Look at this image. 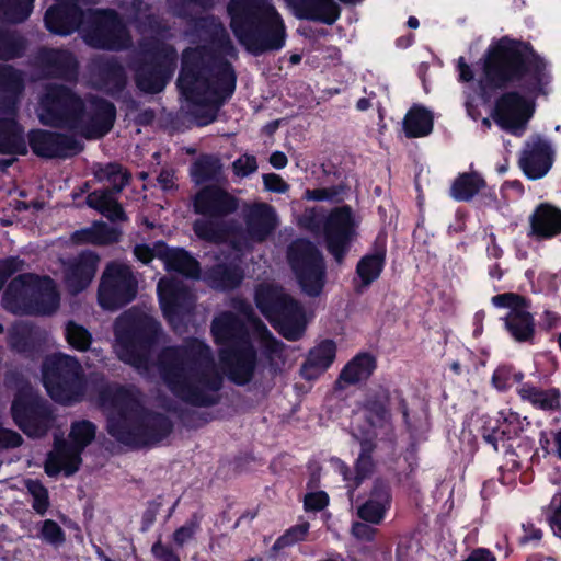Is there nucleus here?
<instances>
[{
	"label": "nucleus",
	"mask_w": 561,
	"mask_h": 561,
	"mask_svg": "<svg viewBox=\"0 0 561 561\" xmlns=\"http://www.w3.org/2000/svg\"><path fill=\"white\" fill-rule=\"evenodd\" d=\"M477 95L482 104L494 100L491 117L497 126L520 136L535 112L534 100L547 94L551 82L547 60L527 41L507 35L492 42L480 59Z\"/></svg>",
	"instance_id": "obj_1"
},
{
	"label": "nucleus",
	"mask_w": 561,
	"mask_h": 561,
	"mask_svg": "<svg viewBox=\"0 0 561 561\" xmlns=\"http://www.w3.org/2000/svg\"><path fill=\"white\" fill-rule=\"evenodd\" d=\"M157 365L168 389L183 402L197 408L220 402L224 375L204 341L192 337L185 345L162 348Z\"/></svg>",
	"instance_id": "obj_2"
},
{
	"label": "nucleus",
	"mask_w": 561,
	"mask_h": 561,
	"mask_svg": "<svg viewBox=\"0 0 561 561\" xmlns=\"http://www.w3.org/2000/svg\"><path fill=\"white\" fill-rule=\"evenodd\" d=\"M176 87L187 103L206 108L195 113L197 124L206 126L234 94L237 72L229 60L205 47L188 49L181 57Z\"/></svg>",
	"instance_id": "obj_3"
},
{
	"label": "nucleus",
	"mask_w": 561,
	"mask_h": 561,
	"mask_svg": "<svg viewBox=\"0 0 561 561\" xmlns=\"http://www.w3.org/2000/svg\"><path fill=\"white\" fill-rule=\"evenodd\" d=\"M98 402L108 409L106 431L118 443L130 447L153 446L168 438L174 424L164 413L144 405L138 396L118 383L98 389Z\"/></svg>",
	"instance_id": "obj_4"
},
{
	"label": "nucleus",
	"mask_w": 561,
	"mask_h": 561,
	"mask_svg": "<svg viewBox=\"0 0 561 561\" xmlns=\"http://www.w3.org/2000/svg\"><path fill=\"white\" fill-rule=\"evenodd\" d=\"M230 27L249 53L280 49V16L267 0H230Z\"/></svg>",
	"instance_id": "obj_5"
},
{
	"label": "nucleus",
	"mask_w": 561,
	"mask_h": 561,
	"mask_svg": "<svg viewBox=\"0 0 561 561\" xmlns=\"http://www.w3.org/2000/svg\"><path fill=\"white\" fill-rule=\"evenodd\" d=\"M214 342L221 346L219 357L228 379L237 386L254 377L257 353L247 323L231 311L216 317L210 327Z\"/></svg>",
	"instance_id": "obj_6"
},
{
	"label": "nucleus",
	"mask_w": 561,
	"mask_h": 561,
	"mask_svg": "<svg viewBox=\"0 0 561 561\" xmlns=\"http://www.w3.org/2000/svg\"><path fill=\"white\" fill-rule=\"evenodd\" d=\"M161 332V324L153 317L138 309L125 311L114 323L119 358L136 368L146 367Z\"/></svg>",
	"instance_id": "obj_7"
},
{
	"label": "nucleus",
	"mask_w": 561,
	"mask_h": 561,
	"mask_svg": "<svg viewBox=\"0 0 561 561\" xmlns=\"http://www.w3.org/2000/svg\"><path fill=\"white\" fill-rule=\"evenodd\" d=\"M2 304L13 313L49 316L59 308L60 296L51 277L24 273L9 283Z\"/></svg>",
	"instance_id": "obj_8"
},
{
	"label": "nucleus",
	"mask_w": 561,
	"mask_h": 561,
	"mask_svg": "<svg viewBox=\"0 0 561 561\" xmlns=\"http://www.w3.org/2000/svg\"><path fill=\"white\" fill-rule=\"evenodd\" d=\"M43 386L53 401L72 405L83 400L87 379L81 363L65 353L48 355L42 364Z\"/></svg>",
	"instance_id": "obj_9"
},
{
	"label": "nucleus",
	"mask_w": 561,
	"mask_h": 561,
	"mask_svg": "<svg viewBox=\"0 0 561 561\" xmlns=\"http://www.w3.org/2000/svg\"><path fill=\"white\" fill-rule=\"evenodd\" d=\"M287 260L301 294L311 299L319 298L328 280L321 250L308 239H298L289 245Z\"/></svg>",
	"instance_id": "obj_10"
},
{
	"label": "nucleus",
	"mask_w": 561,
	"mask_h": 561,
	"mask_svg": "<svg viewBox=\"0 0 561 561\" xmlns=\"http://www.w3.org/2000/svg\"><path fill=\"white\" fill-rule=\"evenodd\" d=\"M178 62L172 45L162 44L146 50L131 62L137 89L146 94L162 92L171 80Z\"/></svg>",
	"instance_id": "obj_11"
},
{
	"label": "nucleus",
	"mask_w": 561,
	"mask_h": 561,
	"mask_svg": "<svg viewBox=\"0 0 561 561\" xmlns=\"http://www.w3.org/2000/svg\"><path fill=\"white\" fill-rule=\"evenodd\" d=\"M39 121L44 126L75 130L87 114L83 99L71 88L50 84L39 101Z\"/></svg>",
	"instance_id": "obj_12"
},
{
	"label": "nucleus",
	"mask_w": 561,
	"mask_h": 561,
	"mask_svg": "<svg viewBox=\"0 0 561 561\" xmlns=\"http://www.w3.org/2000/svg\"><path fill=\"white\" fill-rule=\"evenodd\" d=\"M85 42L93 48L121 51L131 44L129 31L121 14L112 8L87 9Z\"/></svg>",
	"instance_id": "obj_13"
},
{
	"label": "nucleus",
	"mask_w": 561,
	"mask_h": 561,
	"mask_svg": "<svg viewBox=\"0 0 561 561\" xmlns=\"http://www.w3.org/2000/svg\"><path fill=\"white\" fill-rule=\"evenodd\" d=\"M14 424L30 438L44 437L55 420L49 402L32 389H20L11 403Z\"/></svg>",
	"instance_id": "obj_14"
},
{
	"label": "nucleus",
	"mask_w": 561,
	"mask_h": 561,
	"mask_svg": "<svg viewBox=\"0 0 561 561\" xmlns=\"http://www.w3.org/2000/svg\"><path fill=\"white\" fill-rule=\"evenodd\" d=\"M138 282L129 266L112 262L105 267L99 289V305L106 310H117L130 304L137 295Z\"/></svg>",
	"instance_id": "obj_15"
},
{
	"label": "nucleus",
	"mask_w": 561,
	"mask_h": 561,
	"mask_svg": "<svg viewBox=\"0 0 561 561\" xmlns=\"http://www.w3.org/2000/svg\"><path fill=\"white\" fill-rule=\"evenodd\" d=\"M496 308L510 309L502 318L504 329L517 343L534 344L536 335V321L529 312L530 299L517 293H504L491 298Z\"/></svg>",
	"instance_id": "obj_16"
},
{
	"label": "nucleus",
	"mask_w": 561,
	"mask_h": 561,
	"mask_svg": "<svg viewBox=\"0 0 561 561\" xmlns=\"http://www.w3.org/2000/svg\"><path fill=\"white\" fill-rule=\"evenodd\" d=\"M327 251L339 264L343 263L357 238V225L348 205L332 209L322 224Z\"/></svg>",
	"instance_id": "obj_17"
},
{
	"label": "nucleus",
	"mask_w": 561,
	"mask_h": 561,
	"mask_svg": "<svg viewBox=\"0 0 561 561\" xmlns=\"http://www.w3.org/2000/svg\"><path fill=\"white\" fill-rule=\"evenodd\" d=\"M26 145L32 152L43 159H66L77 156L84 145L73 135L33 128L27 133Z\"/></svg>",
	"instance_id": "obj_18"
},
{
	"label": "nucleus",
	"mask_w": 561,
	"mask_h": 561,
	"mask_svg": "<svg viewBox=\"0 0 561 561\" xmlns=\"http://www.w3.org/2000/svg\"><path fill=\"white\" fill-rule=\"evenodd\" d=\"M190 25L198 36L209 45L187 47L182 51V55L188 49L205 47L220 59L228 60L227 57L237 58L238 51L224 24L217 16L211 14L205 16H193L190 20Z\"/></svg>",
	"instance_id": "obj_19"
},
{
	"label": "nucleus",
	"mask_w": 561,
	"mask_h": 561,
	"mask_svg": "<svg viewBox=\"0 0 561 561\" xmlns=\"http://www.w3.org/2000/svg\"><path fill=\"white\" fill-rule=\"evenodd\" d=\"M193 210L209 219H224L239 208V199L217 184L201 187L192 199Z\"/></svg>",
	"instance_id": "obj_20"
},
{
	"label": "nucleus",
	"mask_w": 561,
	"mask_h": 561,
	"mask_svg": "<svg viewBox=\"0 0 561 561\" xmlns=\"http://www.w3.org/2000/svg\"><path fill=\"white\" fill-rule=\"evenodd\" d=\"M158 296L163 317L169 323L181 321L194 308V295L182 282L161 279Z\"/></svg>",
	"instance_id": "obj_21"
},
{
	"label": "nucleus",
	"mask_w": 561,
	"mask_h": 561,
	"mask_svg": "<svg viewBox=\"0 0 561 561\" xmlns=\"http://www.w3.org/2000/svg\"><path fill=\"white\" fill-rule=\"evenodd\" d=\"M554 162V150L549 140L537 136L527 141L520 152L518 164L529 180L542 179Z\"/></svg>",
	"instance_id": "obj_22"
},
{
	"label": "nucleus",
	"mask_w": 561,
	"mask_h": 561,
	"mask_svg": "<svg viewBox=\"0 0 561 561\" xmlns=\"http://www.w3.org/2000/svg\"><path fill=\"white\" fill-rule=\"evenodd\" d=\"M116 113L114 103L104 98L94 96L90 101V110L75 130L89 140L103 138L112 130Z\"/></svg>",
	"instance_id": "obj_23"
},
{
	"label": "nucleus",
	"mask_w": 561,
	"mask_h": 561,
	"mask_svg": "<svg viewBox=\"0 0 561 561\" xmlns=\"http://www.w3.org/2000/svg\"><path fill=\"white\" fill-rule=\"evenodd\" d=\"M87 10L69 0H56L44 15L45 27L55 35L68 36L84 25Z\"/></svg>",
	"instance_id": "obj_24"
},
{
	"label": "nucleus",
	"mask_w": 561,
	"mask_h": 561,
	"mask_svg": "<svg viewBox=\"0 0 561 561\" xmlns=\"http://www.w3.org/2000/svg\"><path fill=\"white\" fill-rule=\"evenodd\" d=\"M387 263V237L378 233L369 251L364 254L356 263L355 274L358 284H355V290L363 293L371 286L382 274Z\"/></svg>",
	"instance_id": "obj_25"
},
{
	"label": "nucleus",
	"mask_w": 561,
	"mask_h": 561,
	"mask_svg": "<svg viewBox=\"0 0 561 561\" xmlns=\"http://www.w3.org/2000/svg\"><path fill=\"white\" fill-rule=\"evenodd\" d=\"M36 61L48 78L76 80L79 72V62L70 50L62 48H41Z\"/></svg>",
	"instance_id": "obj_26"
},
{
	"label": "nucleus",
	"mask_w": 561,
	"mask_h": 561,
	"mask_svg": "<svg viewBox=\"0 0 561 561\" xmlns=\"http://www.w3.org/2000/svg\"><path fill=\"white\" fill-rule=\"evenodd\" d=\"M314 311L283 289V339L296 342L304 337Z\"/></svg>",
	"instance_id": "obj_27"
},
{
	"label": "nucleus",
	"mask_w": 561,
	"mask_h": 561,
	"mask_svg": "<svg viewBox=\"0 0 561 561\" xmlns=\"http://www.w3.org/2000/svg\"><path fill=\"white\" fill-rule=\"evenodd\" d=\"M391 392L389 388L379 385L368 389L359 402L366 423L374 428H383L391 421Z\"/></svg>",
	"instance_id": "obj_28"
},
{
	"label": "nucleus",
	"mask_w": 561,
	"mask_h": 561,
	"mask_svg": "<svg viewBox=\"0 0 561 561\" xmlns=\"http://www.w3.org/2000/svg\"><path fill=\"white\" fill-rule=\"evenodd\" d=\"M337 353L336 343L324 339L312 346L299 368L300 377L306 381H316L333 365Z\"/></svg>",
	"instance_id": "obj_29"
},
{
	"label": "nucleus",
	"mask_w": 561,
	"mask_h": 561,
	"mask_svg": "<svg viewBox=\"0 0 561 561\" xmlns=\"http://www.w3.org/2000/svg\"><path fill=\"white\" fill-rule=\"evenodd\" d=\"M82 449L65 439H56L54 450L45 461V473L48 477H57L61 471L66 477L75 474L81 466Z\"/></svg>",
	"instance_id": "obj_30"
},
{
	"label": "nucleus",
	"mask_w": 561,
	"mask_h": 561,
	"mask_svg": "<svg viewBox=\"0 0 561 561\" xmlns=\"http://www.w3.org/2000/svg\"><path fill=\"white\" fill-rule=\"evenodd\" d=\"M82 449L65 439H56L54 450L45 461V473L48 477H57L61 471L66 477L75 474L81 466Z\"/></svg>",
	"instance_id": "obj_31"
},
{
	"label": "nucleus",
	"mask_w": 561,
	"mask_h": 561,
	"mask_svg": "<svg viewBox=\"0 0 561 561\" xmlns=\"http://www.w3.org/2000/svg\"><path fill=\"white\" fill-rule=\"evenodd\" d=\"M100 257L96 253L88 251L69 262L64 271V282L67 288L73 294L88 288L96 273Z\"/></svg>",
	"instance_id": "obj_32"
},
{
	"label": "nucleus",
	"mask_w": 561,
	"mask_h": 561,
	"mask_svg": "<svg viewBox=\"0 0 561 561\" xmlns=\"http://www.w3.org/2000/svg\"><path fill=\"white\" fill-rule=\"evenodd\" d=\"M157 257L162 260L165 270L190 279L201 278L199 262L184 248H170L164 241H157Z\"/></svg>",
	"instance_id": "obj_33"
},
{
	"label": "nucleus",
	"mask_w": 561,
	"mask_h": 561,
	"mask_svg": "<svg viewBox=\"0 0 561 561\" xmlns=\"http://www.w3.org/2000/svg\"><path fill=\"white\" fill-rule=\"evenodd\" d=\"M244 224L247 237L254 242H263L276 227V211L266 203H254L244 213Z\"/></svg>",
	"instance_id": "obj_34"
},
{
	"label": "nucleus",
	"mask_w": 561,
	"mask_h": 561,
	"mask_svg": "<svg viewBox=\"0 0 561 561\" xmlns=\"http://www.w3.org/2000/svg\"><path fill=\"white\" fill-rule=\"evenodd\" d=\"M529 225L528 237L537 241L552 239L561 234V209L541 203L529 217Z\"/></svg>",
	"instance_id": "obj_35"
},
{
	"label": "nucleus",
	"mask_w": 561,
	"mask_h": 561,
	"mask_svg": "<svg viewBox=\"0 0 561 561\" xmlns=\"http://www.w3.org/2000/svg\"><path fill=\"white\" fill-rule=\"evenodd\" d=\"M377 369V359L369 352H359L341 369L336 380V389H345L366 382Z\"/></svg>",
	"instance_id": "obj_36"
},
{
	"label": "nucleus",
	"mask_w": 561,
	"mask_h": 561,
	"mask_svg": "<svg viewBox=\"0 0 561 561\" xmlns=\"http://www.w3.org/2000/svg\"><path fill=\"white\" fill-rule=\"evenodd\" d=\"M24 127L16 117H0V154L26 156Z\"/></svg>",
	"instance_id": "obj_37"
},
{
	"label": "nucleus",
	"mask_w": 561,
	"mask_h": 561,
	"mask_svg": "<svg viewBox=\"0 0 561 561\" xmlns=\"http://www.w3.org/2000/svg\"><path fill=\"white\" fill-rule=\"evenodd\" d=\"M122 230L98 220L90 227L76 230L71 234V241L76 244L111 245L119 242Z\"/></svg>",
	"instance_id": "obj_38"
},
{
	"label": "nucleus",
	"mask_w": 561,
	"mask_h": 561,
	"mask_svg": "<svg viewBox=\"0 0 561 561\" xmlns=\"http://www.w3.org/2000/svg\"><path fill=\"white\" fill-rule=\"evenodd\" d=\"M517 393L523 401L529 402L535 409L546 412L561 410V391L558 388L541 389L531 382H523Z\"/></svg>",
	"instance_id": "obj_39"
},
{
	"label": "nucleus",
	"mask_w": 561,
	"mask_h": 561,
	"mask_svg": "<svg viewBox=\"0 0 561 561\" xmlns=\"http://www.w3.org/2000/svg\"><path fill=\"white\" fill-rule=\"evenodd\" d=\"M244 278L241 266L234 263H217L205 272L204 279L215 289L227 291L238 288Z\"/></svg>",
	"instance_id": "obj_40"
},
{
	"label": "nucleus",
	"mask_w": 561,
	"mask_h": 561,
	"mask_svg": "<svg viewBox=\"0 0 561 561\" xmlns=\"http://www.w3.org/2000/svg\"><path fill=\"white\" fill-rule=\"evenodd\" d=\"M98 76L107 94L118 98L126 89L127 75L124 66L114 57L102 59L96 65Z\"/></svg>",
	"instance_id": "obj_41"
},
{
	"label": "nucleus",
	"mask_w": 561,
	"mask_h": 561,
	"mask_svg": "<svg viewBox=\"0 0 561 561\" xmlns=\"http://www.w3.org/2000/svg\"><path fill=\"white\" fill-rule=\"evenodd\" d=\"M254 300L263 314H272L270 323L280 334V285H259L255 289Z\"/></svg>",
	"instance_id": "obj_42"
},
{
	"label": "nucleus",
	"mask_w": 561,
	"mask_h": 561,
	"mask_svg": "<svg viewBox=\"0 0 561 561\" xmlns=\"http://www.w3.org/2000/svg\"><path fill=\"white\" fill-rule=\"evenodd\" d=\"M93 175L99 183H110V187L99 188L98 191H110L111 194L122 193L129 185L133 178L131 172L118 162L96 164Z\"/></svg>",
	"instance_id": "obj_43"
},
{
	"label": "nucleus",
	"mask_w": 561,
	"mask_h": 561,
	"mask_svg": "<svg viewBox=\"0 0 561 561\" xmlns=\"http://www.w3.org/2000/svg\"><path fill=\"white\" fill-rule=\"evenodd\" d=\"M116 195L111 194L110 191H92L88 194L85 204L111 222L126 221L128 217Z\"/></svg>",
	"instance_id": "obj_44"
},
{
	"label": "nucleus",
	"mask_w": 561,
	"mask_h": 561,
	"mask_svg": "<svg viewBox=\"0 0 561 561\" xmlns=\"http://www.w3.org/2000/svg\"><path fill=\"white\" fill-rule=\"evenodd\" d=\"M432 113L422 105H413L403 118V130L407 138H421L433 130Z\"/></svg>",
	"instance_id": "obj_45"
},
{
	"label": "nucleus",
	"mask_w": 561,
	"mask_h": 561,
	"mask_svg": "<svg viewBox=\"0 0 561 561\" xmlns=\"http://www.w3.org/2000/svg\"><path fill=\"white\" fill-rule=\"evenodd\" d=\"M486 185L477 172L460 173L453 182L450 196L457 202H469Z\"/></svg>",
	"instance_id": "obj_46"
},
{
	"label": "nucleus",
	"mask_w": 561,
	"mask_h": 561,
	"mask_svg": "<svg viewBox=\"0 0 561 561\" xmlns=\"http://www.w3.org/2000/svg\"><path fill=\"white\" fill-rule=\"evenodd\" d=\"M193 231L203 241L221 243L231 232L230 226L222 219H197L193 224Z\"/></svg>",
	"instance_id": "obj_47"
},
{
	"label": "nucleus",
	"mask_w": 561,
	"mask_h": 561,
	"mask_svg": "<svg viewBox=\"0 0 561 561\" xmlns=\"http://www.w3.org/2000/svg\"><path fill=\"white\" fill-rule=\"evenodd\" d=\"M220 160L211 154L201 156L191 167V176L195 184L217 180L221 174Z\"/></svg>",
	"instance_id": "obj_48"
},
{
	"label": "nucleus",
	"mask_w": 561,
	"mask_h": 561,
	"mask_svg": "<svg viewBox=\"0 0 561 561\" xmlns=\"http://www.w3.org/2000/svg\"><path fill=\"white\" fill-rule=\"evenodd\" d=\"M26 39L15 32L0 27V60L21 58L26 51Z\"/></svg>",
	"instance_id": "obj_49"
},
{
	"label": "nucleus",
	"mask_w": 561,
	"mask_h": 561,
	"mask_svg": "<svg viewBox=\"0 0 561 561\" xmlns=\"http://www.w3.org/2000/svg\"><path fill=\"white\" fill-rule=\"evenodd\" d=\"M10 347L18 353H31L35 348L34 327L28 323L14 324L8 335Z\"/></svg>",
	"instance_id": "obj_50"
},
{
	"label": "nucleus",
	"mask_w": 561,
	"mask_h": 561,
	"mask_svg": "<svg viewBox=\"0 0 561 561\" xmlns=\"http://www.w3.org/2000/svg\"><path fill=\"white\" fill-rule=\"evenodd\" d=\"M34 0H0V16L9 23L24 22L33 11Z\"/></svg>",
	"instance_id": "obj_51"
},
{
	"label": "nucleus",
	"mask_w": 561,
	"mask_h": 561,
	"mask_svg": "<svg viewBox=\"0 0 561 561\" xmlns=\"http://www.w3.org/2000/svg\"><path fill=\"white\" fill-rule=\"evenodd\" d=\"M360 451L355 461V479L357 483L370 477L375 469L373 455L377 448V444L371 438H363L359 442Z\"/></svg>",
	"instance_id": "obj_52"
},
{
	"label": "nucleus",
	"mask_w": 561,
	"mask_h": 561,
	"mask_svg": "<svg viewBox=\"0 0 561 561\" xmlns=\"http://www.w3.org/2000/svg\"><path fill=\"white\" fill-rule=\"evenodd\" d=\"M503 421L497 424L500 427V437L502 440H512L519 437L527 427L530 426L528 419L522 417L517 412H501Z\"/></svg>",
	"instance_id": "obj_53"
},
{
	"label": "nucleus",
	"mask_w": 561,
	"mask_h": 561,
	"mask_svg": "<svg viewBox=\"0 0 561 561\" xmlns=\"http://www.w3.org/2000/svg\"><path fill=\"white\" fill-rule=\"evenodd\" d=\"M24 88L22 71L11 65L0 64V93L21 95Z\"/></svg>",
	"instance_id": "obj_54"
},
{
	"label": "nucleus",
	"mask_w": 561,
	"mask_h": 561,
	"mask_svg": "<svg viewBox=\"0 0 561 561\" xmlns=\"http://www.w3.org/2000/svg\"><path fill=\"white\" fill-rule=\"evenodd\" d=\"M96 425L89 420H80L71 423L69 438L70 444L84 450L95 438Z\"/></svg>",
	"instance_id": "obj_55"
},
{
	"label": "nucleus",
	"mask_w": 561,
	"mask_h": 561,
	"mask_svg": "<svg viewBox=\"0 0 561 561\" xmlns=\"http://www.w3.org/2000/svg\"><path fill=\"white\" fill-rule=\"evenodd\" d=\"M25 486L32 496V508L41 516L46 515L50 507L48 489L38 479L26 480Z\"/></svg>",
	"instance_id": "obj_56"
},
{
	"label": "nucleus",
	"mask_w": 561,
	"mask_h": 561,
	"mask_svg": "<svg viewBox=\"0 0 561 561\" xmlns=\"http://www.w3.org/2000/svg\"><path fill=\"white\" fill-rule=\"evenodd\" d=\"M68 344L78 352H87L92 343V335L83 325L69 321L65 329Z\"/></svg>",
	"instance_id": "obj_57"
},
{
	"label": "nucleus",
	"mask_w": 561,
	"mask_h": 561,
	"mask_svg": "<svg viewBox=\"0 0 561 561\" xmlns=\"http://www.w3.org/2000/svg\"><path fill=\"white\" fill-rule=\"evenodd\" d=\"M524 373L515 370L513 365H501L492 374V385L499 391L508 390L514 383H522Z\"/></svg>",
	"instance_id": "obj_58"
},
{
	"label": "nucleus",
	"mask_w": 561,
	"mask_h": 561,
	"mask_svg": "<svg viewBox=\"0 0 561 561\" xmlns=\"http://www.w3.org/2000/svg\"><path fill=\"white\" fill-rule=\"evenodd\" d=\"M249 311V323L253 330V333L267 344L271 352L276 354L280 352V341L275 339L266 324L255 314L252 307H248Z\"/></svg>",
	"instance_id": "obj_59"
},
{
	"label": "nucleus",
	"mask_w": 561,
	"mask_h": 561,
	"mask_svg": "<svg viewBox=\"0 0 561 561\" xmlns=\"http://www.w3.org/2000/svg\"><path fill=\"white\" fill-rule=\"evenodd\" d=\"M37 538L48 545L59 547L66 541V534L56 520L45 519L41 523Z\"/></svg>",
	"instance_id": "obj_60"
},
{
	"label": "nucleus",
	"mask_w": 561,
	"mask_h": 561,
	"mask_svg": "<svg viewBox=\"0 0 561 561\" xmlns=\"http://www.w3.org/2000/svg\"><path fill=\"white\" fill-rule=\"evenodd\" d=\"M368 500L389 511L392 504V490L389 482L381 478L376 479L370 489Z\"/></svg>",
	"instance_id": "obj_61"
},
{
	"label": "nucleus",
	"mask_w": 561,
	"mask_h": 561,
	"mask_svg": "<svg viewBox=\"0 0 561 561\" xmlns=\"http://www.w3.org/2000/svg\"><path fill=\"white\" fill-rule=\"evenodd\" d=\"M199 529L201 517L195 513L184 525L173 531L172 540L178 547H183L186 542L194 539Z\"/></svg>",
	"instance_id": "obj_62"
},
{
	"label": "nucleus",
	"mask_w": 561,
	"mask_h": 561,
	"mask_svg": "<svg viewBox=\"0 0 561 561\" xmlns=\"http://www.w3.org/2000/svg\"><path fill=\"white\" fill-rule=\"evenodd\" d=\"M388 511L383 506L373 503L368 499L357 507V516L371 525H380Z\"/></svg>",
	"instance_id": "obj_63"
},
{
	"label": "nucleus",
	"mask_w": 561,
	"mask_h": 561,
	"mask_svg": "<svg viewBox=\"0 0 561 561\" xmlns=\"http://www.w3.org/2000/svg\"><path fill=\"white\" fill-rule=\"evenodd\" d=\"M342 185H332L330 187H318L313 190H306L304 193V197L308 201L314 202H340L342 199L343 193Z\"/></svg>",
	"instance_id": "obj_64"
}]
</instances>
